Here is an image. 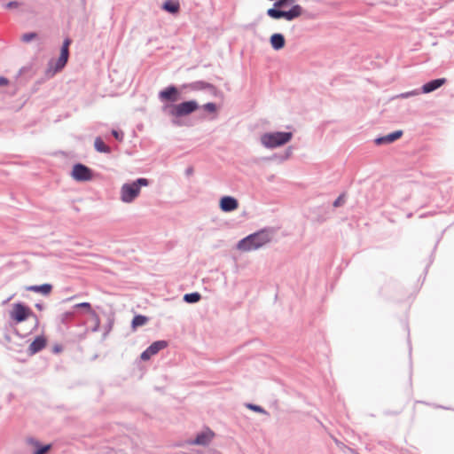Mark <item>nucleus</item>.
I'll return each instance as SVG.
<instances>
[{"label":"nucleus","instance_id":"2f4dec72","mask_svg":"<svg viewBox=\"0 0 454 454\" xmlns=\"http://www.w3.org/2000/svg\"><path fill=\"white\" fill-rule=\"evenodd\" d=\"M419 92L417 90H414V91H410V92H406V93H403L401 95L402 98H408L410 96H416L418 95Z\"/></svg>","mask_w":454,"mask_h":454},{"label":"nucleus","instance_id":"4be33fe9","mask_svg":"<svg viewBox=\"0 0 454 454\" xmlns=\"http://www.w3.org/2000/svg\"><path fill=\"white\" fill-rule=\"evenodd\" d=\"M267 14L272 19H281L283 18V11L278 10L276 7L270 8L267 11Z\"/></svg>","mask_w":454,"mask_h":454},{"label":"nucleus","instance_id":"473e14b6","mask_svg":"<svg viewBox=\"0 0 454 454\" xmlns=\"http://www.w3.org/2000/svg\"><path fill=\"white\" fill-rule=\"evenodd\" d=\"M18 6H19L18 2H10L6 5L7 8H14V7H18Z\"/></svg>","mask_w":454,"mask_h":454},{"label":"nucleus","instance_id":"7c9ffc66","mask_svg":"<svg viewBox=\"0 0 454 454\" xmlns=\"http://www.w3.org/2000/svg\"><path fill=\"white\" fill-rule=\"evenodd\" d=\"M112 134L119 141H121L122 138H123V134L121 132L117 131V130H113Z\"/></svg>","mask_w":454,"mask_h":454},{"label":"nucleus","instance_id":"7ed1b4c3","mask_svg":"<svg viewBox=\"0 0 454 454\" xmlns=\"http://www.w3.org/2000/svg\"><path fill=\"white\" fill-rule=\"evenodd\" d=\"M293 137L291 132H270L261 137V143L267 148H275L286 145Z\"/></svg>","mask_w":454,"mask_h":454},{"label":"nucleus","instance_id":"9b49d317","mask_svg":"<svg viewBox=\"0 0 454 454\" xmlns=\"http://www.w3.org/2000/svg\"><path fill=\"white\" fill-rule=\"evenodd\" d=\"M238 207V200L233 197L224 196L220 200V208L223 212H231L236 210Z\"/></svg>","mask_w":454,"mask_h":454},{"label":"nucleus","instance_id":"ddd939ff","mask_svg":"<svg viewBox=\"0 0 454 454\" xmlns=\"http://www.w3.org/2000/svg\"><path fill=\"white\" fill-rule=\"evenodd\" d=\"M302 14V8L299 4L294 5L289 11H283V19L293 20Z\"/></svg>","mask_w":454,"mask_h":454},{"label":"nucleus","instance_id":"aec40b11","mask_svg":"<svg viewBox=\"0 0 454 454\" xmlns=\"http://www.w3.org/2000/svg\"><path fill=\"white\" fill-rule=\"evenodd\" d=\"M148 322V318L143 315H137L133 317L131 325L133 329H136L139 326L145 325Z\"/></svg>","mask_w":454,"mask_h":454},{"label":"nucleus","instance_id":"a211bd4d","mask_svg":"<svg viewBox=\"0 0 454 454\" xmlns=\"http://www.w3.org/2000/svg\"><path fill=\"white\" fill-rule=\"evenodd\" d=\"M95 149L99 153H109L110 147L106 145L100 137H97L94 142Z\"/></svg>","mask_w":454,"mask_h":454},{"label":"nucleus","instance_id":"f8f14e48","mask_svg":"<svg viewBox=\"0 0 454 454\" xmlns=\"http://www.w3.org/2000/svg\"><path fill=\"white\" fill-rule=\"evenodd\" d=\"M445 82H446L445 78L435 79V80L430 81L429 82L425 83L422 86L421 90L423 93H430V92L437 90L443 84H445Z\"/></svg>","mask_w":454,"mask_h":454},{"label":"nucleus","instance_id":"9d476101","mask_svg":"<svg viewBox=\"0 0 454 454\" xmlns=\"http://www.w3.org/2000/svg\"><path fill=\"white\" fill-rule=\"evenodd\" d=\"M47 339L43 335H39L35 338V340L30 343L28 347L29 355H35L37 352L41 351L43 348L46 347Z\"/></svg>","mask_w":454,"mask_h":454},{"label":"nucleus","instance_id":"e433bc0d","mask_svg":"<svg viewBox=\"0 0 454 454\" xmlns=\"http://www.w3.org/2000/svg\"><path fill=\"white\" fill-rule=\"evenodd\" d=\"M28 442L31 444L35 445V446H38L39 445V443L36 441L33 440V439H29Z\"/></svg>","mask_w":454,"mask_h":454},{"label":"nucleus","instance_id":"cd10ccee","mask_svg":"<svg viewBox=\"0 0 454 454\" xmlns=\"http://www.w3.org/2000/svg\"><path fill=\"white\" fill-rule=\"evenodd\" d=\"M50 449H51V445L50 444L44 445V446L39 448L37 450H35L34 452V454H46L49 451Z\"/></svg>","mask_w":454,"mask_h":454},{"label":"nucleus","instance_id":"393cba45","mask_svg":"<svg viewBox=\"0 0 454 454\" xmlns=\"http://www.w3.org/2000/svg\"><path fill=\"white\" fill-rule=\"evenodd\" d=\"M294 3V0H278L274 4V7L276 8H281L287 4H293Z\"/></svg>","mask_w":454,"mask_h":454},{"label":"nucleus","instance_id":"423d86ee","mask_svg":"<svg viewBox=\"0 0 454 454\" xmlns=\"http://www.w3.org/2000/svg\"><path fill=\"white\" fill-rule=\"evenodd\" d=\"M9 315L15 324H20L26 321L30 317H33L34 313L27 306L18 302L12 305V309Z\"/></svg>","mask_w":454,"mask_h":454},{"label":"nucleus","instance_id":"2eb2a0df","mask_svg":"<svg viewBox=\"0 0 454 454\" xmlns=\"http://www.w3.org/2000/svg\"><path fill=\"white\" fill-rule=\"evenodd\" d=\"M26 289L43 295H49L52 291V286L51 284H43L40 286H29Z\"/></svg>","mask_w":454,"mask_h":454},{"label":"nucleus","instance_id":"a878e982","mask_svg":"<svg viewBox=\"0 0 454 454\" xmlns=\"http://www.w3.org/2000/svg\"><path fill=\"white\" fill-rule=\"evenodd\" d=\"M36 37V34L35 33H27V34H24L22 35V41L23 42H26V43H28L30 42L31 40L35 39Z\"/></svg>","mask_w":454,"mask_h":454},{"label":"nucleus","instance_id":"412c9836","mask_svg":"<svg viewBox=\"0 0 454 454\" xmlns=\"http://www.w3.org/2000/svg\"><path fill=\"white\" fill-rule=\"evenodd\" d=\"M74 308H82V309H84L86 310L87 313H89L90 315H91V317H95L96 319H98V315L97 313L92 309L91 308V305L90 303L89 302H82V303H78L74 306Z\"/></svg>","mask_w":454,"mask_h":454},{"label":"nucleus","instance_id":"f3484780","mask_svg":"<svg viewBox=\"0 0 454 454\" xmlns=\"http://www.w3.org/2000/svg\"><path fill=\"white\" fill-rule=\"evenodd\" d=\"M403 135V131L402 130H396L393 133H390L385 137H380L376 140L377 144H381V143H392L395 140H397L398 138H400Z\"/></svg>","mask_w":454,"mask_h":454},{"label":"nucleus","instance_id":"bb28decb","mask_svg":"<svg viewBox=\"0 0 454 454\" xmlns=\"http://www.w3.org/2000/svg\"><path fill=\"white\" fill-rule=\"evenodd\" d=\"M344 202H345V196H344V194H341L333 202V207H340V206L343 205Z\"/></svg>","mask_w":454,"mask_h":454},{"label":"nucleus","instance_id":"39448f33","mask_svg":"<svg viewBox=\"0 0 454 454\" xmlns=\"http://www.w3.org/2000/svg\"><path fill=\"white\" fill-rule=\"evenodd\" d=\"M167 107L171 116L182 117L195 112L199 108V104L195 100H190Z\"/></svg>","mask_w":454,"mask_h":454},{"label":"nucleus","instance_id":"f704fd0d","mask_svg":"<svg viewBox=\"0 0 454 454\" xmlns=\"http://www.w3.org/2000/svg\"><path fill=\"white\" fill-rule=\"evenodd\" d=\"M74 316V313L73 312H67L63 315V317L65 318H69V317H72Z\"/></svg>","mask_w":454,"mask_h":454},{"label":"nucleus","instance_id":"c9c22d12","mask_svg":"<svg viewBox=\"0 0 454 454\" xmlns=\"http://www.w3.org/2000/svg\"><path fill=\"white\" fill-rule=\"evenodd\" d=\"M35 308H36L38 310H43V304H40V303H37V304H35Z\"/></svg>","mask_w":454,"mask_h":454},{"label":"nucleus","instance_id":"6e6552de","mask_svg":"<svg viewBox=\"0 0 454 454\" xmlns=\"http://www.w3.org/2000/svg\"><path fill=\"white\" fill-rule=\"evenodd\" d=\"M159 98L161 101L176 102L180 98V93L176 87L168 86L165 90L160 91Z\"/></svg>","mask_w":454,"mask_h":454},{"label":"nucleus","instance_id":"b1692460","mask_svg":"<svg viewBox=\"0 0 454 454\" xmlns=\"http://www.w3.org/2000/svg\"><path fill=\"white\" fill-rule=\"evenodd\" d=\"M203 108L209 113H215L217 107L214 103H207L203 106Z\"/></svg>","mask_w":454,"mask_h":454},{"label":"nucleus","instance_id":"c85d7f7f","mask_svg":"<svg viewBox=\"0 0 454 454\" xmlns=\"http://www.w3.org/2000/svg\"><path fill=\"white\" fill-rule=\"evenodd\" d=\"M152 356H153V354H151V352H149V348H147V349L141 354V359L145 361L150 359Z\"/></svg>","mask_w":454,"mask_h":454},{"label":"nucleus","instance_id":"dca6fc26","mask_svg":"<svg viewBox=\"0 0 454 454\" xmlns=\"http://www.w3.org/2000/svg\"><path fill=\"white\" fill-rule=\"evenodd\" d=\"M163 10L172 14H176L180 10V4L177 0H167L162 5Z\"/></svg>","mask_w":454,"mask_h":454},{"label":"nucleus","instance_id":"0eeeda50","mask_svg":"<svg viewBox=\"0 0 454 454\" xmlns=\"http://www.w3.org/2000/svg\"><path fill=\"white\" fill-rule=\"evenodd\" d=\"M72 177L79 182L90 181L93 177V174L90 168L82 164H75L73 167Z\"/></svg>","mask_w":454,"mask_h":454},{"label":"nucleus","instance_id":"c756f323","mask_svg":"<svg viewBox=\"0 0 454 454\" xmlns=\"http://www.w3.org/2000/svg\"><path fill=\"white\" fill-rule=\"evenodd\" d=\"M247 407L254 411H257V412H264V411L262 407L254 405V404H248Z\"/></svg>","mask_w":454,"mask_h":454},{"label":"nucleus","instance_id":"4c0bfd02","mask_svg":"<svg viewBox=\"0 0 454 454\" xmlns=\"http://www.w3.org/2000/svg\"><path fill=\"white\" fill-rule=\"evenodd\" d=\"M97 320V326H95V329H98V324H99V319H96Z\"/></svg>","mask_w":454,"mask_h":454},{"label":"nucleus","instance_id":"f257e3e1","mask_svg":"<svg viewBox=\"0 0 454 454\" xmlns=\"http://www.w3.org/2000/svg\"><path fill=\"white\" fill-rule=\"evenodd\" d=\"M270 239V234L267 231L262 230L240 240L238 244V248L246 252L255 250L269 243Z\"/></svg>","mask_w":454,"mask_h":454},{"label":"nucleus","instance_id":"f03ea898","mask_svg":"<svg viewBox=\"0 0 454 454\" xmlns=\"http://www.w3.org/2000/svg\"><path fill=\"white\" fill-rule=\"evenodd\" d=\"M71 40L67 38L62 45L60 55L57 60H51L48 64L45 74L47 77L54 76L58 72L61 71L67 65L69 57V46Z\"/></svg>","mask_w":454,"mask_h":454},{"label":"nucleus","instance_id":"72a5a7b5","mask_svg":"<svg viewBox=\"0 0 454 454\" xmlns=\"http://www.w3.org/2000/svg\"><path fill=\"white\" fill-rule=\"evenodd\" d=\"M8 84V80L4 77H0V86H4Z\"/></svg>","mask_w":454,"mask_h":454},{"label":"nucleus","instance_id":"5701e85b","mask_svg":"<svg viewBox=\"0 0 454 454\" xmlns=\"http://www.w3.org/2000/svg\"><path fill=\"white\" fill-rule=\"evenodd\" d=\"M184 300L187 302L193 303L200 300V294L199 293H192L184 295Z\"/></svg>","mask_w":454,"mask_h":454},{"label":"nucleus","instance_id":"1a4fd4ad","mask_svg":"<svg viewBox=\"0 0 454 454\" xmlns=\"http://www.w3.org/2000/svg\"><path fill=\"white\" fill-rule=\"evenodd\" d=\"M214 436V432L207 428L200 432V434H198L196 438L193 441L189 442L188 443L195 445H207L212 441Z\"/></svg>","mask_w":454,"mask_h":454},{"label":"nucleus","instance_id":"20e7f679","mask_svg":"<svg viewBox=\"0 0 454 454\" xmlns=\"http://www.w3.org/2000/svg\"><path fill=\"white\" fill-rule=\"evenodd\" d=\"M148 185V180L139 178L132 184H125L121 190V199L123 202L129 203L137 198L140 192L141 186Z\"/></svg>","mask_w":454,"mask_h":454},{"label":"nucleus","instance_id":"4468645a","mask_svg":"<svg viewBox=\"0 0 454 454\" xmlns=\"http://www.w3.org/2000/svg\"><path fill=\"white\" fill-rule=\"evenodd\" d=\"M270 42L271 47L276 51H279V50L283 49L286 44V40H285L284 35L281 34H278V33L273 34L270 38Z\"/></svg>","mask_w":454,"mask_h":454},{"label":"nucleus","instance_id":"6ab92c4d","mask_svg":"<svg viewBox=\"0 0 454 454\" xmlns=\"http://www.w3.org/2000/svg\"><path fill=\"white\" fill-rule=\"evenodd\" d=\"M167 347V342L165 340H158L153 342L152 345L148 347L149 352L151 354H157L160 350L165 348Z\"/></svg>","mask_w":454,"mask_h":454}]
</instances>
